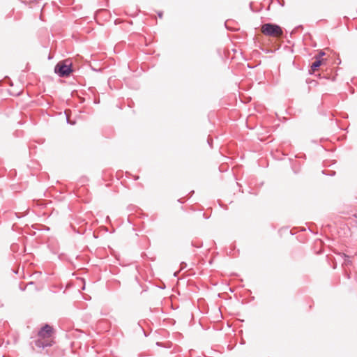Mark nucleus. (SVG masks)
I'll use <instances>...</instances> for the list:
<instances>
[{"instance_id":"39448f33","label":"nucleus","mask_w":357,"mask_h":357,"mask_svg":"<svg viewBox=\"0 0 357 357\" xmlns=\"http://www.w3.org/2000/svg\"><path fill=\"white\" fill-rule=\"evenodd\" d=\"M66 119H67V123H68L73 124H73H75V122H71V121L69 120V119H68V116L66 117Z\"/></svg>"},{"instance_id":"f03ea898","label":"nucleus","mask_w":357,"mask_h":357,"mask_svg":"<svg viewBox=\"0 0 357 357\" xmlns=\"http://www.w3.org/2000/svg\"><path fill=\"white\" fill-rule=\"evenodd\" d=\"M261 32L266 36L272 37H280L283 34L282 28L279 25L272 23L262 25Z\"/></svg>"},{"instance_id":"20e7f679","label":"nucleus","mask_w":357,"mask_h":357,"mask_svg":"<svg viewBox=\"0 0 357 357\" xmlns=\"http://www.w3.org/2000/svg\"><path fill=\"white\" fill-rule=\"evenodd\" d=\"M321 61L319 59H317L315 61H314L311 65V70L314 72L317 70V68L321 66Z\"/></svg>"},{"instance_id":"7ed1b4c3","label":"nucleus","mask_w":357,"mask_h":357,"mask_svg":"<svg viewBox=\"0 0 357 357\" xmlns=\"http://www.w3.org/2000/svg\"><path fill=\"white\" fill-rule=\"evenodd\" d=\"M72 71V63L68 60L59 62L54 68V72L61 77L68 76Z\"/></svg>"},{"instance_id":"423d86ee","label":"nucleus","mask_w":357,"mask_h":357,"mask_svg":"<svg viewBox=\"0 0 357 357\" xmlns=\"http://www.w3.org/2000/svg\"><path fill=\"white\" fill-rule=\"evenodd\" d=\"M158 15H159L160 17H162V13H158Z\"/></svg>"},{"instance_id":"f257e3e1","label":"nucleus","mask_w":357,"mask_h":357,"mask_svg":"<svg viewBox=\"0 0 357 357\" xmlns=\"http://www.w3.org/2000/svg\"><path fill=\"white\" fill-rule=\"evenodd\" d=\"M52 333V328L48 324H46L45 326L41 328L38 332V337L40 339L36 342V346L42 348L50 347L52 345L51 342L46 340L45 339L50 337Z\"/></svg>"}]
</instances>
